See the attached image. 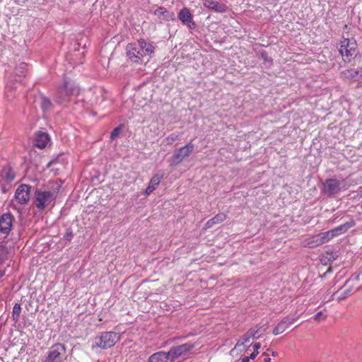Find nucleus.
Instances as JSON below:
<instances>
[{
    "label": "nucleus",
    "instance_id": "obj_1",
    "mask_svg": "<svg viewBox=\"0 0 362 362\" xmlns=\"http://www.w3.org/2000/svg\"><path fill=\"white\" fill-rule=\"evenodd\" d=\"M127 54L135 63H141L144 55L151 56L154 53L153 46L140 39L137 43H129L126 47Z\"/></svg>",
    "mask_w": 362,
    "mask_h": 362
},
{
    "label": "nucleus",
    "instance_id": "obj_21",
    "mask_svg": "<svg viewBox=\"0 0 362 362\" xmlns=\"http://www.w3.org/2000/svg\"><path fill=\"white\" fill-rule=\"evenodd\" d=\"M178 18L183 24H189L192 23V16L189 10L187 8H184L180 10L178 13Z\"/></svg>",
    "mask_w": 362,
    "mask_h": 362
},
{
    "label": "nucleus",
    "instance_id": "obj_42",
    "mask_svg": "<svg viewBox=\"0 0 362 362\" xmlns=\"http://www.w3.org/2000/svg\"><path fill=\"white\" fill-rule=\"evenodd\" d=\"M192 28H194V23H192ZM189 27L190 28H192V26H191V25H189Z\"/></svg>",
    "mask_w": 362,
    "mask_h": 362
},
{
    "label": "nucleus",
    "instance_id": "obj_39",
    "mask_svg": "<svg viewBox=\"0 0 362 362\" xmlns=\"http://www.w3.org/2000/svg\"><path fill=\"white\" fill-rule=\"evenodd\" d=\"M250 359H251L250 356L244 357L240 362H249Z\"/></svg>",
    "mask_w": 362,
    "mask_h": 362
},
{
    "label": "nucleus",
    "instance_id": "obj_37",
    "mask_svg": "<svg viewBox=\"0 0 362 362\" xmlns=\"http://www.w3.org/2000/svg\"><path fill=\"white\" fill-rule=\"evenodd\" d=\"M260 55H261L262 59H263L264 60L269 61V62L272 61L270 59H269L268 54L265 51L262 52L260 53Z\"/></svg>",
    "mask_w": 362,
    "mask_h": 362
},
{
    "label": "nucleus",
    "instance_id": "obj_32",
    "mask_svg": "<svg viewBox=\"0 0 362 362\" xmlns=\"http://www.w3.org/2000/svg\"><path fill=\"white\" fill-rule=\"evenodd\" d=\"M121 131H122L121 127H117L115 128L110 134V139L115 140L119 136Z\"/></svg>",
    "mask_w": 362,
    "mask_h": 362
},
{
    "label": "nucleus",
    "instance_id": "obj_16",
    "mask_svg": "<svg viewBox=\"0 0 362 362\" xmlns=\"http://www.w3.org/2000/svg\"><path fill=\"white\" fill-rule=\"evenodd\" d=\"M49 140V136L48 134L42 132H38L36 134L35 145L39 148H44L46 147Z\"/></svg>",
    "mask_w": 362,
    "mask_h": 362
},
{
    "label": "nucleus",
    "instance_id": "obj_11",
    "mask_svg": "<svg viewBox=\"0 0 362 362\" xmlns=\"http://www.w3.org/2000/svg\"><path fill=\"white\" fill-rule=\"evenodd\" d=\"M192 347V346L189 345L187 344L172 347L169 350V351L167 352L168 356L169 358V361L173 362L175 360L177 359L183 354L189 351Z\"/></svg>",
    "mask_w": 362,
    "mask_h": 362
},
{
    "label": "nucleus",
    "instance_id": "obj_10",
    "mask_svg": "<svg viewBox=\"0 0 362 362\" xmlns=\"http://www.w3.org/2000/svg\"><path fill=\"white\" fill-rule=\"evenodd\" d=\"M31 187L22 184L21 185L16 189L15 193L16 200L20 204H26L30 199V193Z\"/></svg>",
    "mask_w": 362,
    "mask_h": 362
},
{
    "label": "nucleus",
    "instance_id": "obj_5",
    "mask_svg": "<svg viewBox=\"0 0 362 362\" xmlns=\"http://www.w3.org/2000/svg\"><path fill=\"white\" fill-rule=\"evenodd\" d=\"M356 41L354 38H343L341 41L339 51L344 62H349L354 55L356 54Z\"/></svg>",
    "mask_w": 362,
    "mask_h": 362
},
{
    "label": "nucleus",
    "instance_id": "obj_12",
    "mask_svg": "<svg viewBox=\"0 0 362 362\" xmlns=\"http://www.w3.org/2000/svg\"><path fill=\"white\" fill-rule=\"evenodd\" d=\"M298 316L293 317L286 316L284 317L281 322L274 328L273 334L274 335H278L283 333L285 330H286V329L288 328L290 325L293 324L298 319Z\"/></svg>",
    "mask_w": 362,
    "mask_h": 362
},
{
    "label": "nucleus",
    "instance_id": "obj_31",
    "mask_svg": "<svg viewBox=\"0 0 362 362\" xmlns=\"http://www.w3.org/2000/svg\"><path fill=\"white\" fill-rule=\"evenodd\" d=\"M260 347H261V344H260V343H259V342L255 343V344H253V349H254V351H253V353H252V354H250V358L251 359H255V357L258 355V354H259L258 350L260 349Z\"/></svg>",
    "mask_w": 362,
    "mask_h": 362
},
{
    "label": "nucleus",
    "instance_id": "obj_17",
    "mask_svg": "<svg viewBox=\"0 0 362 362\" xmlns=\"http://www.w3.org/2000/svg\"><path fill=\"white\" fill-rule=\"evenodd\" d=\"M349 281H346L344 284V285L337 291V293H339L338 299L339 300H344L348 296H349L353 291L354 286H349Z\"/></svg>",
    "mask_w": 362,
    "mask_h": 362
},
{
    "label": "nucleus",
    "instance_id": "obj_34",
    "mask_svg": "<svg viewBox=\"0 0 362 362\" xmlns=\"http://www.w3.org/2000/svg\"><path fill=\"white\" fill-rule=\"evenodd\" d=\"M74 237V233L71 228H67L65 234L64 235V239L67 241H71Z\"/></svg>",
    "mask_w": 362,
    "mask_h": 362
},
{
    "label": "nucleus",
    "instance_id": "obj_9",
    "mask_svg": "<svg viewBox=\"0 0 362 362\" xmlns=\"http://www.w3.org/2000/svg\"><path fill=\"white\" fill-rule=\"evenodd\" d=\"M341 180L336 178L327 179L323 183L322 192L328 197H332L341 190Z\"/></svg>",
    "mask_w": 362,
    "mask_h": 362
},
{
    "label": "nucleus",
    "instance_id": "obj_43",
    "mask_svg": "<svg viewBox=\"0 0 362 362\" xmlns=\"http://www.w3.org/2000/svg\"><path fill=\"white\" fill-rule=\"evenodd\" d=\"M272 356H276L275 352H272Z\"/></svg>",
    "mask_w": 362,
    "mask_h": 362
},
{
    "label": "nucleus",
    "instance_id": "obj_29",
    "mask_svg": "<svg viewBox=\"0 0 362 362\" xmlns=\"http://www.w3.org/2000/svg\"><path fill=\"white\" fill-rule=\"evenodd\" d=\"M248 334L251 337L252 339H259L261 337V334H259V329L256 328H250L248 331Z\"/></svg>",
    "mask_w": 362,
    "mask_h": 362
},
{
    "label": "nucleus",
    "instance_id": "obj_41",
    "mask_svg": "<svg viewBox=\"0 0 362 362\" xmlns=\"http://www.w3.org/2000/svg\"><path fill=\"white\" fill-rule=\"evenodd\" d=\"M264 362H270L271 361V358L268 356H266V357L264 359Z\"/></svg>",
    "mask_w": 362,
    "mask_h": 362
},
{
    "label": "nucleus",
    "instance_id": "obj_2",
    "mask_svg": "<svg viewBox=\"0 0 362 362\" xmlns=\"http://www.w3.org/2000/svg\"><path fill=\"white\" fill-rule=\"evenodd\" d=\"M121 339V334L116 332H103L92 340L91 349H107L112 347Z\"/></svg>",
    "mask_w": 362,
    "mask_h": 362
},
{
    "label": "nucleus",
    "instance_id": "obj_18",
    "mask_svg": "<svg viewBox=\"0 0 362 362\" xmlns=\"http://www.w3.org/2000/svg\"><path fill=\"white\" fill-rule=\"evenodd\" d=\"M354 226V223L353 221L346 222L344 224L340 225L330 230L333 235V237L334 238L336 236H338L341 234L346 233L348 230V229L351 228Z\"/></svg>",
    "mask_w": 362,
    "mask_h": 362
},
{
    "label": "nucleus",
    "instance_id": "obj_8",
    "mask_svg": "<svg viewBox=\"0 0 362 362\" xmlns=\"http://www.w3.org/2000/svg\"><path fill=\"white\" fill-rule=\"evenodd\" d=\"M14 217L10 213H4L0 216V239L6 238L11 231Z\"/></svg>",
    "mask_w": 362,
    "mask_h": 362
},
{
    "label": "nucleus",
    "instance_id": "obj_4",
    "mask_svg": "<svg viewBox=\"0 0 362 362\" xmlns=\"http://www.w3.org/2000/svg\"><path fill=\"white\" fill-rule=\"evenodd\" d=\"M35 196L36 207L40 211H42L54 202L57 197V192L37 189Z\"/></svg>",
    "mask_w": 362,
    "mask_h": 362
},
{
    "label": "nucleus",
    "instance_id": "obj_24",
    "mask_svg": "<svg viewBox=\"0 0 362 362\" xmlns=\"http://www.w3.org/2000/svg\"><path fill=\"white\" fill-rule=\"evenodd\" d=\"M21 313V304L18 303H16L13 308L12 311V318L15 322H17L19 320L20 315Z\"/></svg>",
    "mask_w": 362,
    "mask_h": 362
},
{
    "label": "nucleus",
    "instance_id": "obj_13",
    "mask_svg": "<svg viewBox=\"0 0 362 362\" xmlns=\"http://www.w3.org/2000/svg\"><path fill=\"white\" fill-rule=\"evenodd\" d=\"M163 173L158 172L156 173L153 177L151 179L148 187L146 189L144 192L145 195H149L151 194L159 185L160 182L163 178Z\"/></svg>",
    "mask_w": 362,
    "mask_h": 362
},
{
    "label": "nucleus",
    "instance_id": "obj_28",
    "mask_svg": "<svg viewBox=\"0 0 362 362\" xmlns=\"http://www.w3.org/2000/svg\"><path fill=\"white\" fill-rule=\"evenodd\" d=\"M251 337L248 334V332H247L242 337L241 339L238 340L236 343L235 347H239L240 346H243L245 344L250 341Z\"/></svg>",
    "mask_w": 362,
    "mask_h": 362
},
{
    "label": "nucleus",
    "instance_id": "obj_26",
    "mask_svg": "<svg viewBox=\"0 0 362 362\" xmlns=\"http://www.w3.org/2000/svg\"><path fill=\"white\" fill-rule=\"evenodd\" d=\"M318 234L320 235V238L322 244L328 242L329 240H330L331 239H332L334 238L332 233H331V230L320 233Z\"/></svg>",
    "mask_w": 362,
    "mask_h": 362
},
{
    "label": "nucleus",
    "instance_id": "obj_25",
    "mask_svg": "<svg viewBox=\"0 0 362 362\" xmlns=\"http://www.w3.org/2000/svg\"><path fill=\"white\" fill-rule=\"evenodd\" d=\"M27 66L28 65L25 63L20 64L16 68V74L19 76H25L27 74Z\"/></svg>",
    "mask_w": 362,
    "mask_h": 362
},
{
    "label": "nucleus",
    "instance_id": "obj_14",
    "mask_svg": "<svg viewBox=\"0 0 362 362\" xmlns=\"http://www.w3.org/2000/svg\"><path fill=\"white\" fill-rule=\"evenodd\" d=\"M205 7L210 8L217 13H225L228 10L226 4L219 3L216 0H202Z\"/></svg>",
    "mask_w": 362,
    "mask_h": 362
},
{
    "label": "nucleus",
    "instance_id": "obj_30",
    "mask_svg": "<svg viewBox=\"0 0 362 362\" xmlns=\"http://www.w3.org/2000/svg\"><path fill=\"white\" fill-rule=\"evenodd\" d=\"M212 219L215 224L220 223L226 219V215L225 214L221 213L213 217Z\"/></svg>",
    "mask_w": 362,
    "mask_h": 362
},
{
    "label": "nucleus",
    "instance_id": "obj_35",
    "mask_svg": "<svg viewBox=\"0 0 362 362\" xmlns=\"http://www.w3.org/2000/svg\"><path fill=\"white\" fill-rule=\"evenodd\" d=\"M165 13H167V10L164 7H159L154 11V14L156 16H163Z\"/></svg>",
    "mask_w": 362,
    "mask_h": 362
},
{
    "label": "nucleus",
    "instance_id": "obj_36",
    "mask_svg": "<svg viewBox=\"0 0 362 362\" xmlns=\"http://www.w3.org/2000/svg\"><path fill=\"white\" fill-rule=\"evenodd\" d=\"M314 318L317 321L324 320L326 318V315L322 311H320L315 315Z\"/></svg>",
    "mask_w": 362,
    "mask_h": 362
},
{
    "label": "nucleus",
    "instance_id": "obj_27",
    "mask_svg": "<svg viewBox=\"0 0 362 362\" xmlns=\"http://www.w3.org/2000/svg\"><path fill=\"white\" fill-rule=\"evenodd\" d=\"M40 106L43 111H47L51 107L52 103L48 98L42 97L40 100Z\"/></svg>",
    "mask_w": 362,
    "mask_h": 362
},
{
    "label": "nucleus",
    "instance_id": "obj_15",
    "mask_svg": "<svg viewBox=\"0 0 362 362\" xmlns=\"http://www.w3.org/2000/svg\"><path fill=\"white\" fill-rule=\"evenodd\" d=\"M341 76L348 80L358 81L362 78V69H346L341 73Z\"/></svg>",
    "mask_w": 362,
    "mask_h": 362
},
{
    "label": "nucleus",
    "instance_id": "obj_38",
    "mask_svg": "<svg viewBox=\"0 0 362 362\" xmlns=\"http://www.w3.org/2000/svg\"><path fill=\"white\" fill-rule=\"evenodd\" d=\"M215 223H214V221L212 218L209 219L206 223V227L207 228H211Z\"/></svg>",
    "mask_w": 362,
    "mask_h": 362
},
{
    "label": "nucleus",
    "instance_id": "obj_7",
    "mask_svg": "<svg viewBox=\"0 0 362 362\" xmlns=\"http://www.w3.org/2000/svg\"><path fill=\"white\" fill-rule=\"evenodd\" d=\"M194 146L192 142L178 148L171 156L170 159V165L177 166L181 163L185 158L189 157L193 152Z\"/></svg>",
    "mask_w": 362,
    "mask_h": 362
},
{
    "label": "nucleus",
    "instance_id": "obj_33",
    "mask_svg": "<svg viewBox=\"0 0 362 362\" xmlns=\"http://www.w3.org/2000/svg\"><path fill=\"white\" fill-rule=\"evenodd\" d=\"M178 139H179V134H171L168 137H166L165 140H166L167 144L170 145V144H172L175 141L177 140Z\"/></svg>",
    "mask_w": 362,
    "mask_h": 362
},
{
    "label": "nucleus",
    "instance_id": "obj_20",
    "mask_svg": "<svg viewBox=\"0 0 362 362\" xmlns=\"http://www.w3.org/2000/svg\"><path fill=\"white\" fill-rule=\"evenodd\" d=\"M148 362H170L167 352L158 351L152 354L149 358Z\"/></svg>",
    "mask_w": 362,
    "mask_h": 362
},
{
    "label": "nucleus",
    "instance_id": "obj_23",
    "mask_svg": "<svg viewBox=\"0 0 362 362\" xmlns=\"http://www.w3.org/2000/svg\"><path fill=\"white\" fill-rule=\"evenodd\" d=\"M8 249L4 245H0V266L8 259Z\"/></svg>",
    "mask_w": 362,
    "mask_h": 362
},
{
    "label": "nucleus",
    "instance_id": "obj_3",
    "mask_svg": "<svg viewBox=\"0 0 362 362\" xmlns=\"http://www.w3.org/2000/svg\"><path fill=\"white\" fill-rule=\"evenodd\" d=\"M78 93V89L73 81H64L62 86L57 88L54 100L58 103H62L70 100L71 97Z\"/></svg>",
    "mask_w": 362,
    "mask_h": 362
},
{
    "label": "nucleus",
    "instance_id": "obj_19",
    "mask_svg": "<svg viewBox=\"0 0 362 362\" xmlns=\"http://www.w3.org/2000/svg\"><path fill=\"white\" fill-rule=\"evenodd\" d=\"M1 177L8 182H12L16 177V173L10 165L4 167L1 172Z\"/></svg>",
    "mask_w": 362,
    "mask_h": 362
},
{
    "label": "nucleus",
    "instance_id": "obj_6",
    "mask_svg": "<svg viewBox=\"0 0 362 362\" xmlns=\"http://www.w3.org/2000/svg\"><path fill=\"white\" fill-rule=\"evenodd\" d=\"M66 358V348L64 345L55 344L49 349L47 356L43 362H64Z\"/></svg>",
    "mask_w": 362,
    "mask_h": 362
},
{
    "label": "nucleus",
    "instance_id": "obj_40",
    "mask_svg": "<svg viewBox=\"0 0 362 362\" xmlns=\"http://www.w3.org/2000/svg\"><path fill=\"white\" fill-rule=\"evenodd\" d=\"M5 275V270H0V279Z\"/></svg>",
    "mask_w": 362,
    "mask_h": 362
},
{
    "label": "nucleus",
    "instance_id": "obj_22",
    "mask_svg": "<svg viewBox=\"0 0 362 362\" xmlns=\"http://www.w3.org/2000/svg\"><path fill=\"white\" fill-rule=\"evenodd\" d=\"M322 245L319 234L312 236L308 240L307 245L309 247H315Z\"/></svg>",
    "mask_w": 362,
    "mask_h": 362
}]
</instances>
